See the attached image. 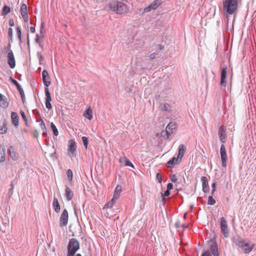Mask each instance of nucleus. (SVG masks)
<instances>
[{
  "instance_id": "39448f33",
  "label": "nucleus",
  "mask_w": 256,
  "mask_h": 256,
  "mask_svg": "<svg viewBox=\"0 0 256 256\" xmlns=\"http://www.w3.org/2000/svg\"><path fill=\"white\" fill-rule=\"evenodd\" d=\"M68 151L70 158L76 156V145L74 140H70L68 141Z\"/></svg>"
},
{
  "instance_id": "ea45409f",
  "label": "nucleus",
  "mask_w": 256,
  "mask_h": 256,
  "mask_svg": "<svg viewBox=\"0 0 256 256\" xmlns=\"http://www.w3.org/2000/svg\"><path fill=\"white\" fill-rule=\"evenodd\" d=\"M8 35L10 41H12V28H9L8 30Z\"/></svg>"
},
{
  "instance_id": "dca6fc26",
  "label": "nucleus",
  "mask_w": 256,
  "mask_h": 256,
  "mask_svg": "<svg viewBox=\"0 0 256 256\" xmlns=\"http://www.w3.org/2000/svg\"><path fill=\"white\" fill-rule=\"evenodd\" d=\"M201 181L202 182V191L204 193H208L210 191L209 186H208V180L206 177L202 176L201 177Z\"/></svg>"
},
{
  "instance_id": "72a5a7b5",
  "label": "nucleus",
  "mask_w": 256,
  "mask_h": 256,
  "mask_svg": "<svg viewBox=\"0 0 256 256\" xmlns=\"http://www.w3.org/2000/svg\"><path fill=\"white\" fill-rule=\"evenodd\" d=\"M82 142H83L84 148H86V149H87L88 144V138L86 136H84L82 137Z\"/></svg>"
},
{
  "instance_id": "e2e57ef3",
  "label": "nucleus",
  "mask_w": 256,
  "mask_h": 256,
  "mask_svg": "<svg viewBox=\"0 0 256 256\" xmlns=\"http://www.w3.org/2000/svg\"><path fill=\"white\" fill-rule=\"evenodd\" d=\"M20 96H21V98H22V102H24V100H25L24 93L21 94Z\"/></svg>"
},
{
  "instance_id": "4468645a",
  "label": "nucleus",
  "mask_w": 256,
  "mask_h": 256,
  "mask_svg": "<svg viewBox=\"0 0 256 256\" xmlns=\"http://www.w3.org/2000/svg\"><path fill=\"white\" fill-rule=\"evenodd\" d=\"M42 78L44 85L48 88L50 84V81L49 80L50 78L48 71L46 70L42 72Z\"/></svg>"
},
{
  "instance_id": "7c9ffc66",
  "label": "nucleus",
  "mask_w": 256,
  "mask_h": 256,
  "mask_svg": "<svg viewBox=\"0 0 256 256\" xmlns=\"http://www.w3.org/2000/svg\"><path fill=\"white\" fill-rule=\"evenodd\" d=\"M66 174H67V176H68V180L70 182H71L72 181V178H73V174H72V170L70 169L68 170L66 172Z\"/></svg>"
},
{
  "instance_id": "473e14b6",
  "label": "nucleus",
  "mask_w": 256,
  "mask_h": 256,
  "mask_svg": "<svg viewBox=\"0 0 256 256\" xmlns=\"http://www.w3.org/2000/svg\"><path fill=\"white\" fill-rule=\"evenodd\" d=\"M216 203V200L213 198L212 195L208 198V204L212 206Z\"/></svg>"
},
{
  "instance_id": "052dcab7",
  "label": "nucleus",
  "mask_w": 256,
  "mask_h": 256,
  "mask_svg": "<svg viewBox=\"0 0 256 256\" xmlns=\"http://www.w3.org/2000/svg\"><path fill=\"white\" fill-rule=\"evenodd\" d=\"M8 24L10 26H14V22L12 18H10L8 21Z\"/></svg>"
},
{
  "instance_id": "37998d69",
  "label": "nucleus",
  "mask_w": 256,
  "mask_h": 256,
  "mask_svg": "<svg viewBox=\"0 0 256 256\" xmlns=\"http://www.w3.org/2000/svg\"><path fill=\"white\" fill-rule=\"evenodd\" d=\"M40 128H42V130L46 131V127L45 124L40 117Z\"/></svg>"
},
{
  "instance_id": "20e7f679",
  "label": "nucleus",
  "mask_w": 256,
  "mask_h": 256,
  "mask_svg": "<svg viewBox=\"0 0 256 256\" xmlns=\"http://www.w3.org/2000/svg\"><path fill=\"white\" fill-rule=\"evenodd\" d=\"M79 248L80 244L78 240L74 238L70 239L68 246V251L76 253Z\"/></svg>"
},
{
  "instance_id": "1a4fd4ad",
  "label": "nucleus",
  "mask_w": 256,
  "mask_h": 256,
  "mask_svg": "<svg viewBox=\"0 0 256 256\" xmlns=\"http://www.w3.org/2000/svg\"><path fill=\"white\" fill-rule=\"evenodd\" d=\"M162 4L161 0H155L144 10V12H148L152 10H156Z\"/></svg>"
},
{
  "instance_id": "7ed1b4c3",
  "label": "nucleus",
  "mask_w": 256,
  "mask_h": 256,
  "mask_svg": "<svg viewBox=\"0 0 256 256\" xmlns=\"http://www.w3.org/2000/svg\"><path fill=\"white\" fill-rule=\"evenodd\" d=\"M176 128V125L175 122H170L166 127L165 130L162 131L160 136L164 138H168L174 132V130Z\"/></svg>"
},
{
  "instance_id": "338daca9",
  "label": "nucleus",
  "mask_w": 256,
  "mask_h": 256,
  "mask_svg": "<svg viewBox=\"0 0 256 256\" xmlns=\"http://www.w3.org/2000/svg\"><path fill=\"white\" fill-rule=\"evenodd\" d=\"M74 214L76 215V217L78 218V216L77 209H76V206H74Z\"/></svg>"
},
{
  "instance_id": "c85d7f7f",
  "label": "nucleus",
  "mask_w": 256,
  "mask_h": 256,
  "mask_svg": "<svg viewBox=\"0 0 256 256\" xmlns=\"http://www.w3.org/2000/svg\"><path fill=\"white\" fill-rule=\"evenodd\" d=\"M20 14H21V15L28 14L27 6L25 4H23L21 6Z\"/></svg>"
},
{
  "instance_id": "a19ab883",
  "label": "nucleus",
  "mask_w": 256,
  "mask_h": 256,
  "mask_svg": "<svg viewBox=\"0 0 256 256\" xmlns=\"http://www.w3.org/2000/svg\"><path fill=\"white\" fill-rule=\"evenodd\" d=\"M170 179L171 181L173 182H176L178 180L177 177L175 174L170 175Z\"/></svg>"
},
{
  "instance_id": "a878e982",
  "label": "nucleus",
  "mask_w": 256,
  "mask_h": 256,
  "mask_svg": "<svg viewBox=\"0 0 256 256\" xmlns=\"http://www.w3.org/2000/svg\"><path fill=\"white\" fill-rule=\"evenodd\" d=\"M225 130L223 126L220 127V139L222 143L225 142Z\"/></svg>"
},
{
  "instance_id": "f8f14e48",
  "label": "nucleus",
  "mask_w": 256,
  "mask_h": 256,
  "mask_svg": "<svg viewBox=\"0 0 256 256\" xmlns=\"http://www.w3.org/2000/svg\"><path fill=\"white\" fill-rule=\"evenodd\" d=\"M8 64L10 68H14L16 66V61L12 50H10L8 54Z\"/></svg>"
},
{
  "instance_id": "6e6d98bb",
  "label": "nucleus",
  "mask_w": 256,
  "mask_h": 256,
  "mask_svg": "<svg viewBox=\"0 0 256 256\" xmlns=\"http://www.w3.org/2000/svg\"><path fill=\"white\" fill-rule=\"evenodd\" d=\"M201 256H211V254H210V252L207 250L204 252Z\"/></svg>"
},
{
  "instance_id": "9d476101",
  "label": "nucleus",
  "mask_w": 256,
  "mask_h": 256,
  "mask_svg": "<svg viewBox=\"0 0 256 256\" xmlns=\"http://www.w3.org/2000/svg\"><path fill=\"white\" fill-rule=\"evenodd\" d=\"M220 228L224 236L227 238L228 232V222L224 217L220 218Z\"/></svg>"
},
{
  "instance_id": "423d86ee",
  "label": "nucleus",
  "mask_w": 256,
  "mask_h": 256,
  "mask_svg": "<svg viewBox=\"0 0 256 256\" xmlns=\"http://www.w3.org/2000/svg\"><path fill=\"white\" fill-rule=\"evenodd\" d=\"M228 67L226 66L222 68L220 72V88H224L227 84Z\"/></svg>"
},
{
  "instance_id": "5701e85b",
  "label": "nucleus",
  "mask_w": 256,
  "mask_h": 256,
  "mask_svg": "<svg viewBox=\"0 0 256 256\" xmlns=\"http://www.w3.org/2000/svg\"><path fill=\"white\" fill-rule=\"evenodd\" d=\"M6 149L4 147L0 144V162H3L6 160Z\"/></svg>"
},
{
  "instance_id": "e433bc0d",
  "label": "nucleus",
  "mask_w": 256,
  "mask_h": 256,
  "mask_svg": "<svg viewBox=\"0 0 256 256\" xmlns=\"http://www.w3.org/2000/svg\"><path fill=\"white\" fill-rule=\"evenodd\" d=\"M44 22H41L40 28V33L41 36L42 38L44 37V33L45 32L44 30Z\"/></svg>"
},
{
  "instance_id": "2eb2a0df",
  "label": "nucleus",
  "mask_w": 256,
  "mask_h": 256,
  "mask_svg": "<svg viewBox=\"0 0 256 256\" xmlns=\"http://www.w3.org/2000/svg\"><path fill=\"white\" fill-rule=\"evenodd\" d=\"M241 248L246 254L250 253L254 248V244L248 242H244Z\"/></svg>"
},
{
  "instance_id": "bf43d9fd",
  "label": "nucleus",
  "mask_w": 256,
  "mask_h": 256,
  "mask_svg": "<svg viewBox=\"0 0 256 256\" xmlns=\"http://www.w3.org/2000/svg\"><path fill=\"white\" fill-rule=\"evenodd\" d=\"M164 48V46L161 44H159L157 46V50H163Z\"/></svg>"
},
{
  "instance_id": "b1692460",
  "label": "nucleus",
  "mask_w": 256,
  "mask_h": 256,
  "mask_svg": "<svg viewBox=\"0 0 256 256\" xmlns=\"http://www.w3.org/2000/svg\"><path fill=\"white\" fill-rule=\"evenodd\" d=\"M176 158L175 157H174L172 158H171L166 164L167 167L168 168H172L174 167L175 164H178L179 163L176 162Z\"/></svg>"
},
{
  "instance_id": "6e6552de",
  "label": "nucleus",
  "mask_w": 256,
  "mask_h": 256,
  "mask_svg": "<svg viewBox=\"0 0 256 256\" xmlns=\"http://www.w3.org/2000/svg\"><path fill=\"white\" fill-rule=\"evenodd\" d=\"M68 212L66 209H64L63 210V212L60 218V224H59L60 226L63 227L64 226H66L68 223Z\"/></svg>"
},
{
  "instance_id": "f03ea898",
  "label": "nucleus",
  "mask_w": 256,
  "mask_h": 256,
  "mask_svg": "<svg viewBox=\"0 0 256 256\" xmlns=\"http://www.w3.org/2000/svg\"><path fill=\"white\" fill-rule=\"evenodd\" d=\"M110 8L114 12L118 14H124L128 11V6L121 2H116L110 3Z\"/></svg>"
},
{
  "instance_id": "69168bd1",
  "label": "nucleus",
  "mask_w": 256,
  "mask_h": 256,
  "mask_svg": "<svg viewBox=\"0 0 256 256\" xmlns=\"http://www.w3.org/2000/svg\"><path fill=\"white\" fill-rule=\"evenodd\" d=\"M76 253L68 251V256H74Z\"/></svg>"
},
{
  "instance_id": "4c0bfd02",
  "label": "nucleus",
  "mask_w": 256,
  "mask_h": 256,
  "mask_svg": "<svg viewBox=\"0 0 256 256\" xmlns=\"http://www.w3.org/2000/svg\"><path fill=\"white\" fill-rule=\"evenodd\" d=\"M125 166H130L133 168H134V165L130 162L129 160L126 158L125 160Z\"/></svg>"
},
{
  "instance_id": "a18cd8bd",
  "label": "nucleus",
  "mask_w": 256,
  "mask_h": 256,
  "mask_svg": "<svg viewBox=\"0 0 256 256\" xmlns=\"http://www.w3.org/2000/svg\"><path fill=\"white\" fill-rule=\"evenodd\" d=\"M37 56L39 60L40 64H42V61L44 59L43 56L40 54V52H37Z\"/></svg>"
},
{
  "instance_id": "bb28decb",
  "label": "nucleus",
  "mask_w": 256,
  "mask_h": 256,
  "mask_svg": "<svg viewBox=\"0 0 256 256\" xmlns=\"http://www.w3.org/2000/svg\"><path fill=\"white\" fill-rule=\"evenodd\" d=\"M10 12V8L7 6L6 5H4L2 10L1 14L2 16H6L8 13Z\"/></svg>"
},
{
  "instance_id": "f3484780",
  "label": "nucleus",
  "mask_w": 256,
  "mask_h": 256,
  "mask_svg": "<svg viewBox=\"0 0 256 256\" xmlns=\"http://www.w3.org/2000/svg\"><path fill=\"white\" fill-rule=\"evenodd\" d=\"M11 119L12 124L17 128L19 124V118L16 112H12L11 113Z\"/></svg>"
},
{
  "instance_id": "de8ad7c7",
  "label": "nucleus",
  "mask_w": 256,
  "mask_h": 256,
  "mask_svg": "<svg viewBox=\"0 0 256 256\" xmlns=\"http://www.w3.org/2000/svg\"><path fill=\"white\" fill-rule=\"evenodd\" d=\"M212 195L214 192L216 191V182H214L212 183Z\"/></svg>"
},
{
  "instance_id": "58836bf2",
  "label": "nucleus",
  "mask_w": 256,
  "mask_h": 256,
  "mask_svg": "<svg viewBox=\"0 0 256 256\" xmlns=\"http://www.w3.org/2000/svg\"><path fill=\"white\" fill-rule=\"evenodd\" d=\"M20 114L22 116V117L23 120L25 122L26 124V126H28L27 118H26V116L24 112L22 110H20Z\"/></svg>"
},
{
  "instance_id": "393cba45",
  "label": "nucleus",
  "mask_w": 256,
  "mask_h": 256,
  "mask_svg": "<svg viewBox=\"0 0 256 256\" xmlns=\"http://www.w3.org/2000/svg\"><path fill=\"white\" fill-rule=\"evenodd\" d=\"M84 116L90 120H91L92 118V111L90 108L86 109L84 114Z\"/></svg>"
},
{
  "instance_id": "c756f323",
  "label": "nucleus",
  "mask_w": 256,
  "mask_h": 256,
  "mask_svg": "<svg viewBox=\"0 0 256 256\" xmlns=\"http://www.w3.org/2000/svg\"><path fill=\"white\" fill-rule=\"evenodd\" d=\"M50 127L53 131L54 134L57 136L58 134V132L56 126L53 122L50 123Z\"/></svg>"
},
{
  "instance_id": "f704fd0d",
  "label": "nucleus",
  "mask_w": 256,
  "mask_h": 256,
  "mask_svg": "<svg viewBox=\"0 0 256 256\" xmlns=\"http://www.w3.org/2000/svg\"><path fill=\"white\" fill-rule=\"evenodd\" d=\"M115 202L113 199H112L110 201H109L104 206V208H112Z\"/></svg>"
},
{
  "instance_id": "603ef678",
  "label": "nucleus",
  "mask_w": 256,
  "mask_h": 256,
  "mask_svg": "<svg viewBox=\"0 0 256 256\" xmlns=\"http://www.w3.org/2000/svg\"><path fill=\"white\" fill-rule=\"evenodd\" d=\"M46 106L49 110L52 108V106L50 102H46Z\"/></svg>"
},
{
  "instance_id": "774afa93",
  "label": "nucleus",
  "mask_w": 256,
  "mask_h": 256,
  "mask_svg": "<svg viewBox=\"0 0 256 256\" xmlns=\"http://www.w3.org/2000/svg\"><path fill=\"white\" fill-rule=\"evenodd\" d=\"M175 226L176 228H178L180 227V226H179V224H178V222H177L175 224Z\"/></svg>"
},
{
  "instance_id": "8fccbe9b",
  "label": "nucleus",
  "mask_w": 256,
  "mask_h": 256,
  "mask_svg": "<svg viewBox=\"0 0 256 256\" xmlns=\"http://www.w3.org/2000/svg\"><path fill=\"white\" fill-rule=\"evenodd\" d=\"M10 186H11V188L8 190V194H9L10 196H11L12 194L13 190H14V186L12 183L10 184Z\"/></svg>"
},
{
  "instance_id": "0e129e2a",
  "label": "nucleus",
  "mask_w": 256,
  "mask_h": 256,
  "mask_svg": "<svg viewBox=\"0 0 256 256\" xmlns=\"http://www.w3.org/2000/svg\"><path fill=\"white\" fill-rule=\"evenodd\" d=\"M30 30L31 32L34 33L35 32H36L35 27L34 26H31L30 28Z\"/></svg>"
},
{
  "instance_id": "c9c22d12",
  "label": "nucleus",
  "mask_w": 256,
  "mask_h": 256,
  "mask_svg": "<svg viewBox=\"0 0 256 256\" xmlns=\"http://www.w3.org/2000/svg\"><path fill=\"white\" fill-rule=\"evenodd\" d=\"M16 31L18 37V39L20 40V42H22V32L20 28L18 26L16 28Z\"/></svg>"
},
{
  "instance_id": "aec40b11",
  "label": "nucleus",
  "mask_w": 256,
  "mask_h": 256,
  "mask_svg": "<svg viewBox=\"0 0 256 256\" xmlns=\"http://www.w3.org/2000/svg\"><path fill=\"white\" fill-rule=\"evenodd\" d=\"M52 205L53 208L56 213H58L60 212V206L59 204L58 198H56V196H54V200Z\"/></svg>"
},
{
  "instance_id": "9b49d317",
  "label": "nucleus",
  "mask_w": 256,
  "mask_h": 256,
  "mask_svg": "<svg viewBox=\"0 0 256 256\" xmlns=\"http://www.w3.org/2000/svg\"><path fill=\"white\" fill-rule=\"evenodd\" d=\"M220 154L222 162V166L224 168H226L227 166V160L228 156L226 152V150L225 148V146L224 144H222L220 148Z\"/></svg>"
},
{
  "instance_id": "0eeeda50",
  "label": "nucleus",
  "mask_w": 256,
  "mask_h": 256,
  "mask_svg": "<svg viewBox=\"0 0 256 256\" xmlns=\"http://www.w3.org/2000/svg\"><path fill=\"white\" fill-rule=\"evenodd\" d=\"M208 244L210 245V248L211 252L214 256H219V252L218 251V246L216 241L215 238H210L208 241Z\"/></svg>"
},
{
  "instance_id": "49530a36",
  "label": "nucleus",
  "mask_w": 256,
  "mask_h": 256,
  "mask_svg": "<svg viewBox=\"0 0 256 256\" xmlns=\"http://www.w3.org/2000/svg\"><path fill=\"white\" fill-rule=\"evenodd\" d=\"M10 80L12 82V83L16 86V87H17L18 86L20 85V84L17 82V81H16V80H15L14 79V78H12V77L10 76Z\"/></svg>"
},
{
  "instance_id": "4be33fe9",
  "label": "nucleus",
  "mask_w": 256,
  "mask_h": 256,
  "mask_svg": "<svg viewBox=\"0 0 256 256\" xmlns=\"http://www.w3.org/2000/svg\"><path fill=\"white\" fill-rule=\"evenodd\" d=\"M232 242L236 246L240 248H241L242 246H243L242 244L244 242L242 238H240L238 236L234 237L232 238Z\"/></svg>"
},
{
  "instance_id": "c03bdc74",
  "label": "nucleus",
  "mask_w": 256,
  "mask_h": 256,
  "mask_svg": "<svg viewBox=\"0 0 256 256\" xmlns=\"http://www.w3.org/2000/svg\"><path fill=\"white\" fill-rule=\"evenodd\" d=\"M170 108V105L166 104L161 106V109L164 111H168Z\"/></svg>"
},
{
  "instance_id": "6ab92c4d",
  "label": "nucleus",
  "mask_w": 256,
  "mask_h": 256,
  "mask_svg": "<svg viewBox=\"0 0 256 256\" xmlns=\"http://www.w3.org/2000/svg\"><path fill=\"white\" fill-rule=\"evenodd\" d=\"M0 106L4 108H6L8 106L6 98L1 94H0Z\"/></svg>"
},
{
  "instance_id": "680f3d73",
  "label": "nucleus",
  "mask_w": 256,
  "mask_h": 256,
  "mask_svg": "<svg viewBox=\"0 0 256 256\" xmlns=\"http://www.w3.org/2000/svg\"><path fill=\"white\" fill-rule=\"evenodd\" d=\"M35 42L37 43H38L40 42V36L38 34L36 35V37L35 38Z\"/></svg>"
},
{
  "instance_id": "2f4dec72",
  "label": "nucleus",
  "mask_w": 256,
  "mask_h": 256,
  "mask_svg": "<svg viewBox=\"0 0 256 256\" xmlns=\"http://www.w3.org/2000/svg\"><path fill=\"white\" fill-rule=\"evenodd\" d=\"M170 190L166 189V190L164 192V194H162V200L164 202V204L166 203V197L169 196L170 194Z\"/></svg>"
},
{
  "instance_id": "ddd939ff",
  "label": "nucleus",
  "mask_w": 256,
  "mask_h": 256,
  "mask_svg": "<svg viewBox=\"0 0 256 256\" xmlns=\"http://www.w3.org/2000/svg\"><path fill=\"white\" fill-rule=\"evenodd\" d=\"M178 154L176 158V163H180L184 156V152L186 150V148L185 146L181 144L178 146Z\"/></svg>"
},
{
  "instance_id": "412c9836",
  "label": "nucleus",
  "mask_w": 256,
  "mask_h": 256,
  "mask_svg": "<svg viewBox=\"0 0 256 256\" xmlns=\"http://www.w3.org/2000/svg\"><path fill=\"white\" fill-rule=\"evenodd\" d=\"M8 150V152H9V154H10L11 158L14 160H16L17 158H18V156H17V154L16 152V151L14 147L12 146H10L9 147Z\"/></svg>"
},
{
  "instance_id": "f257e3e1",
  "label": "nucleus",
  "mask_w": 256,
  "mask_h": 256,
  "mask_svg": "<svg viewBox=\"0 0 256 256\" xmlns=\"http://www.w3.org/2000/svg\"><path fill=\"white\" fill-rule=\"evenodd\" d=\"M238 0H224L222 2L224 12L227 15H232L238 8Z\"/></svg>"
},
{
  "instance_id": "5fc2aeb1",
  "label": "nucleus",
  "mask_w": 256,
  "mask_h": 256,
  "mask_svg": "<svg viewBox=\"0 0 256 256\" xmlns=\"http://www.w3.org/2000/svg\"><path fill=\"white\" fill-rule=\"evenodd\" d=\"M22 16L23 18V19L25 22H27L28 21V14H22Z\"/></svg>"
},
{
  "instance_id": "79ce46f5",
  "label": "nucleus",
  "mask_w": 256,
  "mask_h": 256,
  "mask_svg": "<svg viewBox=\"0 0 256 256\" xmlns=\"http://www.w3.org/2000/svg\"><path fill=\"white\" fill-rule=\"evenodd\" d=\"M122 186L120 185H117L114 190V192H117L118 194V193L120 194L122 192Z\"/></svg>"
},
{
  "instance_id": "a211bd4d",
  "label": "nucleus",
  "mask_w": 256,
  "mask_h": 256,
  "mask_svg": "<svg viewBox=\"0 0 256 256\" xmlns=\"http://www.w3.org/2000/svg\"><path fill=\"white\" fill-rule=\"evenodd\" d=\"M65 196L68 201H70L73 198L74 193L72 190L68 186H66Z\"/></svg>"
},
{
  "instance_id": "13d9d810",
  "label": "nucleus",
  "mask_w": 256,
  "mask_h": 256,
  "mask_svg": "<svg viewBox=\"0 0 256 256\" xmlns=\"http://www.w3.org/2000/svg\"><path fill=\"white\" fill-rule=\"evenodd\" d=\"M156 55H157V54L156 52H154V53H152V54H150V60H153V59H154L156 58Z\"/></svg>"
},
{
  "instance_id": "3c124183",
  "label": "nucleus",
  "mask_w": 256,
  "mask_h": 256,
  "mask_svg": "<svg viewBox=\"0 0 256 256\" xmlns=\"http://www.w3.org/2000/svg\"><path fill=\"white\" fill-rule=\"evenodd\" d=\"M156 178L159 182H161L162 181V176L160 174L157 173L156 176Z\"/></svg>"
},
{
  "instance_id": "cd10ccee",
  "label": "nucleus",
  "mask_w": 256,
  "mask_h": 256,
  "mask_svg": "<svg viewBox=\"0 0 256 256\" xmlns=\"http://www.w3.org/2000/svg\"><path fill=\"white\" fill-rule=\"evenodd\" d=\"M44 92L46 96V102H50L52 100V98L48 88H45Z\"/></svg>"
},
{
  "instance_id": "09e8293b",
  "label": "nucleus",
  "mask_w": 256,
  "mask_h": 256,
  "mask_svg": "<svg viewBox=\"0 0 256 256\" xmlns=\"http://www.w3.org/2000/svg\"><path fill=\"white\" fill-rule=\"evenodd\" d=\"M120 196V193H117V192H114V196H113V198L112 199H113L114 200H118L119 197Z\"/></svg>"
},
{
  "instance_id": "864d4df0",
  "label": "nucleus",
  "mask_w": 256,
  "mask_h": 256,
  "mask_svg": "<svg viewBox=\"0 0 256 256\" xmlns=\"http://www.w3.org/2000/svg\"><path fill=\"white\" fill-rule=\"evenodd\" d=\"M17 90H18V91L20 94H21L22 93H24V91L22 89V88L21 86L20 85H19L17 87Z\"/></svg>"
},
{
  "instance_id": "4d7b16f0",
  "label": "nucleus",
  "mask_w": 256,
  "mask_h": 256,
  "mask_svg": "<svg viewBox=\"0 0 256 256\" xmlns=\"http://www.w3.org/2000/svg\"><path fill=\"white\" fill-rule=\"evenodd\" d=\"M173 188V184L172 183H168L167 184V190H170Z\"/></svg>"
}]
</instances>
